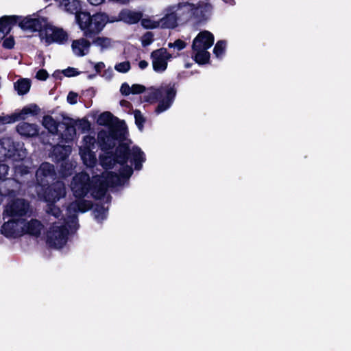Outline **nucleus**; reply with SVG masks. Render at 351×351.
<instances>
[{"label":"nucleus","mask_w":351,"mask_h":351,"mask_svg":"<svg viewBox=\"0 0 351 351\" xmlns=\"http://www.w3.org/2000/svg\"><path fill=\"white\" fill-rule=\"evenodd\" d=\"M96 122L99 125L108 128L107 130H101L97 133V144L101 151L110 149L116 141L127 138L128 132L125 121L119 120L110 112L101 113Z\"/></svg>","instance_id":"nucleus-1"},{"label":"nucleus","mask_w":351,"mask_h":351,"mask_svg":"<svg viewBox=\"0 0 351 351\" xmlns=\"http://www.w3.org/2000/svg\"><path fill=\"white\" fill-rule=\"evenodd\" d=\"M178 84L170 82L162 84L158 88H150V91L144 95V101L153 104L158 101L155 112L159 114L168 110L173 104L178 90Z\"/></svg>","instance_id":"nucleus-2"},{"label":"nucleus","mask_w":351,"mask_h":351,"mask_svg":"<svg viewBox=\"0 0 351 351\" xmlns=\"http://www.w3.org/2000/svg\"><path fill=\"white\" fill-rule=\"evenodd\" d=\"M111 19L104 12H96L91 15L89 12H81L76 16V23L87 38H93L99 34Z\"/></svg>","instance_id":"nucleus-3"},{"label":"nucleus","mask_w":351,"mask_h":351,"mask_svg":"<svg viewBox=\"0 0 351 351\" xmlns=\"http://www.w3.org/2000/svg\"><path fill=\"white\" fill-rule=\"evenodd\" d=\"M68 235V228L55 222L47 233V242L51 247L61 248L66 243Z\"/></svg>","instance_id":"nucleus-4"},{"label":"nucleus","mask_w":351,"mask_h":351,"mask_svg":"<svg viewBox=\"0 0 351 351\" xmlns=\"http://www.w3.org/2000/svg\"><path fill=\"white\" fill-rule=\"evenodd\" d=\"M36 189L38 195L43 197L46 202H56L66 195L65 186L60 181Z\"/></svg>","instance_id":"nucleus-5"},{"label":"nucleus","mask_w":351,"mask_h":351,"mask_svg":"<svg viewBox=\"0 0 351 351\" xmlns=\"http://www.w3.org/2000/svg\"><path fill=\"white\" fill-rule=\"evenodd\" d=\"M21 29L30 30L32 32H38L42 35L44 30L50 29L48 19L44 16L32 17L31 15L21 16L17 23Z\"/></svg>","instance_id":"nucleus-6"},{"label":"nucleus","mask_w":351,"mask_h":351,"mask_svg":"<svg viewBox=\"0 0 351 351\" xmlns=\"http://www.w3.org/2000/svg\"><path fill=\"white\" fill-rule=\"evenodd\" d=\"M92 183L89 175L80 173L75 175L71 182V189L76 198H84L90 191Z\"/></svg>","instance_id":"nucleus-7"},{"label":"nucleus","mask_w":351,"mask_h":351,"mask_svg":"<svg viewBox=\"0 0 351 351\" xmlns=\"http://www.w3.org/2000/svg\"><path fill=\"white\" fill-rule=\"evenodd\" d=\"M56 178L54 165L48 162H42L36 171V188L45 187Z\"/></svg>","instance_id":"nucleus-8"},{"label":"nucleus","mask_w":351,"mask_h":351,"mask_svg":"<svg viewBox=\"0 0 351 351\" xmlns=\"http://www.w3.org/2000/svg\"><path fill=\"white\" fill-rule=\"evenodd\" d=\"M29 208L28 201L22 198H16L5 206L3 215L12 217V219L21 218L27 215Z\"/></svg>","instance_id":"nucleus-9"},{"label":"nucleus","mask_w":351,"mask_h":351,"mask_svg":"<svg viewBox=\"0 0 351 351\" xmlns=\"http://www.w3.org/2000/svg\"><path fill=\"white\" fill-rule=\"evenodd\" d=\"M25 219H11L4 222L1 227V232L6 238L16 239L23 235V225Z\"/></svg>","instance_id":"nucleus-10"},{"label":"nucleus","mask_w":351,"mask_h":351,"mask_svg":"<svg viewBox=\"0 0 351 351\" xmlns=\"http://www.w3.org/2000/svg\"><path fill=\"white\" fill-rule=\"evenodd\" d=\"M150 56L152 60L153 69L158 73L164 72L167 69V61L172 58V55L164 47L154 50Z\"/></svg>","instance_id":"nucleus-11"},{"label":"nucleus","mask_w":351,"mask_h":351,"mask_svg":"<svg viewBox=\"0 0 351 351\" xmlns=\"http://www.w3.org/2000/svg\"><path fill=\"white\" fill-rule=\"evenodd\" d=\"M125 139L126 138L121 141H116L114 145L110 149L112 150L115 147V150L113 152V154L115 156L114 158L117 162L121 165H124L128 163L130 159V152H131L129 144L124 142Z\"/></svg>","instance_id":"nucleus-12"},{"label":"nucleus","mask_w":351,"mask_h":351,"mask_svg":"<svg viewBox=\"0 0 351 351\" xmlns=\"http://www.w3.org/2000/svg\"><path fill=\"white\" fill-rule=\"evenodd\" d=\"M143 17L141 12L132 11L129 9H122L117 16H112L110 23L123 21L127 24H136Z\"/></svg>","instance_id":"nucleus-13"},{"label":"nucleus","mask_w":351,"mask_h":351,"mask_svg":"<svg viewBox=\"0 0 351 351\" xmlns=\"http://www.w3.org/2000/svg\"><path fill=\"white\" fill-rule=\"evenodd\" d=\"M214 43L213 34L206 30L200 32L194 38L192 44L193 50L208 49Z\"/></svg>","instance_id":"nucleus-14"},{"label":"nucleus","mask_w":351,"mask_h":351,"mask_svg":"<svg viewBox=\"0 0 351 351\" xmlns=\"http://www.w3.org/2000/svg\"><path fill=\"white\" fill-rule=\"evenodd\" d=\"M50 29L44 30L46 42L63 44L68 40V34L62 28H58L49 23Z\"/></svg>","instance_id":"nucleus-15"},{"label":"nucleus","mask_w":351,"mask_h":351,"mask_svg":"<svg viewBox=\"0 0 351 351\" xmlns=\"http://www.w3.org/2000/svg\"><path fill=\"white\" fill-rule=\"evenodd\" d=\"M16 151L13 143L10 139L0 140V162L5 161L7 159L13 160Z\"/></svg>","instance_id":"nucleus-16"},{"label":"nucleus","mask_w":351,"mask_h":351,"mask_svg":"<svg viewBox=\"0 0 351 351\" xmlns=\"http://www.w3.org/2000/svg\"><path fill=\"white\" fill-rule=\"evenodd\" d=\"M21 16L17 15H5L0 17V33H3L4 36L9 34L12 27L16 25Z\"/></svg>","instance_id":"nucleus-17"},{"label":"nucleus","mask_w":351,"mask_h":351,"mask_svg":"<svg viewBox=\"0 0 351 351\" xmlns=\"http://www.w3.org/2000/svg\"><path fill=\"white\" fill-rule=\"evenodd\" d=\"M86 38H81L73 40L71 45L72 50L77 56L82 57L89 52L91 43Z\"/></svg>","instance_id":"nucleus-18"},{"label":"nucleus","mask_w":351,"mask_h":351,"mask_svg":"<svg viewBox=\"0 0 351 351\" xmlns=\"http://www.w3.org/2000/svg\"><path fill=\"white\" fill-rule=\"evenodd\" d=\"M130 152L129 160L134 164L135 170H141L143 167V163L146 160L145 153L136 145L133 146Z\"/></svg>","instance_id":"nucleus-19"},{"label":"nucleus","mask_w":351,"mask_h":351,"mask_svg":"<svg viewBox=\"0 0 351 351\" xmlns=\"http://www.w3.org/2000/svg\"><path fill=\"white\" fill-rule=\"evenodd\" d=\"M17 132L25 137H34L38 135L39 128L36 124L21 122L16 126Z\"/></svg>","instance_id":"nucleus-20"},{"label":"nucleus","mask_w":351,"mask_h":351,"mask_svg":"<svg viewBox=\"0 0 351 351\" xmlns=\"http://www.w3.org/2000/svg\"><path fill=\"white\" fill-rule=\"evenodd\" d=\"M43 228L42 223L38 219H31L23 225V234H27L34 237H39Z\"/></svg>","instance_id":"nucleus-21"},{"label":"nucleus","mask_w":351,"mask_h":351,"mask_svg":"<svg viewBox=\"0 0 351 351\" xmlns=\"http://www.w3.org/2000/svg\"><path fill=\"white\" fill-rule=\"evenodd\" d=\"M80 155L83 163L88 167H94L97 164L95 152L88 147H80Z\"/></svg>","instance_id":"nucleus-22"},{"label":"nucleus","mask_w":351,"mask_h":351,"mask_svg":"<svg viewBox=\"0 0 351 351\" xmlns=\"http://www.w3.org/2000/svg\"><path fill=\"white\" fill-rule=\"evenodd\" d=\"M71 151V147L67 145H57L54 146L52 151V155L54 158V160L56 162L66 160L68 158Z\"/></svg>","instance_id":"nucleus-23"},{"label":"nucleus","mask_w":351,"mask_h":351,"mask_svg":"<svg viewBox=\"0 0 351 351\" xmlns=\"http://www.w3.org/2000/svg\"><path fill=\"white\" fill-rule=\"evenodd\" d=\"M103 152L105 154L100 156L101 166L106 169H112L116 164H118L114 158L113 151L108 149Z\"/></svg>","instance_id":"nucleus-24"},{"label":"nucleus","mask_w":351,"mask_h":351,"mask_svg":"<svg viewBox=\"0 0 351 351\" xmlns=\"http://www.w3.org/2000/svg\"><path fill=\"white\" fill-rule=\"evenodd\" d=\"M61 5L64 6L65 10L71 14H74L75 16L82 12L81 11V3L80 0H61Z\"/></svg>","instance_id":"nucleus-25"},{"label":"nucleus","mask_w":351,"mask_h":351,"mask_svg":"<svg viewBox=\"0 0 351 351\" xmlns=\"http://www.w3.org/2000/svg\"><path fill=\"white\" fill-rule=\"evenodd\" d=\"M108 186L105 184V182L101 179H99L93 189V196L95 199H103L107 193Z\"/></svg>","instance_id":"nucleus-26"},{"label":"nucleus","mask_w":351,"mask_h":351,"mask_svg":"<svg viewBox=\"0 0 351 351\" xmlns=\"http://www.w3.org/2000/svg\"><path fill=\"white\" fill-rule=\"evenodd\" d=\"M160 23L162 28L173 29L178 25V16L175 12L167 14L163 16Z\"/></svg>","instance_id":"nucleus-27"},{"label":"nucleus","mask_w":351,"mask_h":351,"mask_svg":"<svg viewBox=\"0 0 351 351\" xmlns=\"http://www.w3.org/2000/svg\"><path fill=\"white\" fill-rule=\"evenodd\" d=\"M14 87L19 95H24L30 90L31 80L28 78H21L14 82Z\"/></svg>","instance_id":"nucleus-28"},{"label":"nucleus","mask_w":351,"mask_h":351,"mask_svg":"<svg viewBox=\"0 0 351 351\" xmlns=\"http://www.w3.org/2000/svg\"><path fill=\"white\" fill-rule=\"evenodd\" d=\"M60 123L57 122L51 116L45 115L43 119V125L52 134H57Z\"/></svg>","instance_id":"nucleus-29"},{"label":"nucleus","mask_w":351,"mask_h":351,"mask_svg":"<svg viewBox=\"0 0 351 351\" xmlns=\"http://www.w3.org/2000/svg\"><path fill=\"white\" fill-rule=\"evenodd\" d=\"M75 202L72 204L73 209L75 211L85 213L90 210L93 204L91 201L84 199V198H77Z\"/></svg>","instance_id":"nucleus-30"},{"label":"nucleus","mask_w":351,"mask_h":351,"mask_svg":"<svg viewBox=\"0 0 351 351\" xmlns=\"http://www.w3.org/2000/svg\"><path fill=\"white\" fill-rule=\"evenodd\" d=\"M101 180L107 184L108 187H114L121 184L120 176L117 173L109 171Z\"/></svg>","instance_id":"nucleus-31"},{"label":"nucleus","mask_w":351,"mask_h":351,"mask_svg":"<svg viewBox=\"0 0 351 351\" xmlns=\"http://www.w3.org/2000/svg\"><path fill=\"white\" fill-rule=\"evenodd\" d=\"M196 53L193 56V60L199 65H204L209 62L210 54L207 49L193 50Z\"/></svg>","instance_id":"nucleus-32"},{"label":"nucleus","mask_w":351,"mask_h":351,"mask_svg":"<svg viewBox=\"0 0 351 351\" xmlns=\"http://www.w3.org/2000/svg\"><path fill=\"white\" fill-rule=\"evenodd\" d=\"M93 213L97 221H101L107 217L108 208H106L102 203H97L93 208Z\"/></svg>","instance_id":"nucleus-33"},{"label":"nucleus","mask_w":351,"mask_h":351,"mask_svg":"<svg viewBox=\"0 0 351 351\" xmlns=\"http://www.w3.org/2000/svg\"><path fill=\"white\" fill-rule=\"evenodd\" d=\"M39 111V107L35 104H32L25 106L19 112H18V114H19L21 120H24L27 115H36Z\"/></svg>","instance_id":"nucleus-34"},{"label":"nucleus","mask_w":351,"mask_h":351,"mask_svg":"<svg viewBox=\"0 0 351 351\" xmlns=\"http://www.w3.org/2000/svg\"><path fill=\"white\" fill-rule=\"evenodd\" d=\"M91 44L101 47V49L103 50L110 47L111 39L108 37H94Z\"/></svg>","instance_id":"nucleus-35"},{"label":"nucleus","mask_w":351,"mask_h":351,"mask_svg":"<svg viewBox=\"0 0 351 351\" xmlns=\"http://www.w3.org/2000/svg\"><path fill=\"white\" fill-rule=\"evenodd\" d=\"M55 203L56 202H47L46 211L48 214L58 219L62 216V210L58 206L55 205Z\"/></svg>","instance_id":"nucleus-36"},{"label":"nucleus","mask_w":351,"mask_h":351,"mask_svg":"<svg viewBox=\"0 0 351 351\" xmlns=\"http://www.w3.org/2000/svg\"><path fill=\"white\" fill-rule=\"evenodd\" d=\"M19 114L18 112H14L11 114L0 116V123L1 124H9L16 121H20Z\"/></svg>","instance_id":"nucleus-37"},{"label":"nucleus","mask_w":351,"mask_h":351,"mask_svg":"<svg viewBox=\"0 0 351 351\" xmlns=\"http://www.w3.org/2000/svg\"><path fill=\"white\" fill-rule=\"evenodd\" d=\"M226 42L225 40H219L215 45L213 53L217 58H221L225 53Z\"/></svg>","instance_id":"nucleus-38"},{"label":"nucleus","mask_w":351,"mask_h":351,"mask_svg":"<svg viewBox=\"0 0 351 351\" xmlns=\"http://www.w3.org/2000/svg\"><path fill=\"white\" fill-rule=\"evenodd\" d=\"M134 119H135V124L136 125L138 129L140 131H143L144 128V123L145 122V118L142 114L141 112L139 110H135L134 112Z\"/></svg>","instance_id":"nucleus-39"},{"label":"nucleus","mask_w":351,"mask_h":351,"mask_svg":"<svg viewBox=\"0 0 351 351\" xmlns=\"http://www.w3.org/2000/svg\"><path fill=\"white\" fill-rule=\"evenodd\" d=\"M65 126V135L69 136V138L72 139L73 136L76 134V129H75V123H62Z\"/></svg>","instance_id":"nucleus-40"},{"label":"nucleus","mask_w":351,"mask_h":351,"mask_svg":"<svg viewBox=\"0 0 351 351\" xmlns=\"http://www.w3.org/2000/svg\"><path fill=\"white\" fill-rule=\"evenodd\" d=\"M75 123L82 132H88L90 129V123L86 119H79Z\"/></svg>","instance_id":"nucleus-41"},{"label":"nucleus","mask_w":351,"mask_h":351,"mask_svg":"<svg viewBox=\"0 0 351 351\" xmlns=\"http://www.w3.org/2000/svg\"><path fill=\"white\" fill-rule=\"evenodd\" d=\"M83 145L80 147H88L89 149H93L95 148V144L96 139L94 136L86 135L83 138Z\"/></svg>","instance_id":"nucleus-42"},{"label":"nucleus","mask_w":351,"mask_h":351,"mask_svg":"<svg viewBox=\"0 0 351 351\" xmlns=\"http://www.w3.org/2000/svg\"><path fill=\"white\" fill-rule=\"evenodd\" d=\"M123 168L121 169L119 173L120 178L129 179L133 173V169L131 166L127 164L123 165Z\"/></svg>","instance_id":"nucleus-43"},{"label":"nucleus","mask_w":351,"mask_h":351,"mask_svg":"<svg viewBox=\"0 0 351 351\" xmlns=\"http://www.w3.org/2000/svg\"><path fill=\"white\" fill-rule=\"evenodd\" d=\"M131 68L129 61H124L115 65L114 69L119 73H127Z\"/></svg>","instance_id":"nucleus-44"},{"label":"nucleus","mask_w":351,"mask_h":351,"mask_svg":"<svg viewBox=\"0 0 351 351\" xmlns=\"http://www.w3.org/2000/svg\"><path fill=\"white\" fill-rule=\"evenodd\" d=\"M154 41V34L151 32H147L142 37L141 43L143 47H147Z\"/></svg>","instance_id":"nucleus-45"},{"label":"nucleus","mask_w":351,"mask_h":351,"mask_svg":"<svg viewBox=\"0 0 351 351\" xmlns=\"http://www.w3.org/2000/svg\"><path fill=\"white\" fill-rule=\"evenodd\" d=\"M186 46V43L181 39H177L173 43H168L169 48H176L178 51L184 49Z\"/></svg>","instance_id":"nucleus-46"},{"label":"nucleus","mask_w":351,"mask_h":351,"mask_svg":"<svg viewBox=\"0 0 351 351\" xmlns=\"http://www.w3.org/2000/svg\"><path fill=\"white\" fill-rule=\"evenodd\" d=\"M15 45V40L14 36H10L5 38L2 43V47L6 49H12Z\"/></svg>","instance_id":"nucleus-47"},{"label":"nucleus","mask_w":351,"mask_h":351,"mask_svg":"<svg viewBox=\"0 0 351 351\" xmlns=\"http://www.w3.org/2000/svg\"><path fill=\"white\" fill-rule=\"evenodd\" d=\"M62 73L66 77H71L80 75V72L77 71L75 68L69 66L66 69L62 70Z\"/></svg>","instance_id":"nucleus-48"},{"label":"nucleus","mask_w":351,"mask_h":351,"mask_svg":"<svg viewBox=\"0 0 351 351\" xmlns=\"http://www.w3.org/2000/svg\"><path fill=\"white\" fill-rule=\"evenodd\" d=\"M132 94H141L145 91L146 88L145 86L138 84H132L131 86Z\"/></svg>","instance_id":"nucleus-49"},{"label":"nucleus","mask_w":351,"mask_h":351,"mask_svg":"<svg viewBox=\"0 0 351 351\" xmlns=\"http://www.w3.org/2000/svg\"><path fill=\"white\" fill-rule=\"evenodd\" d=\"M77 93L73 91H70L66 97L67 102L71 105L76 104L77 102Z\"/></svg>","instance_id":"nucleus-50"},{"label":"nucleus","mask_w":351,"mask_h":351,"mask_svg":"<svg viewBox=\"0 0 351 351\" xmlns=\"http://www.w3.org/2000/svg\"><path fill=\"white\" fill-rule=\"evenodd\" d=\"M120 92L124 96H128L130 94H132L131 86H130L127 82H124L121 86Z\"/></svg>","instance_id":"nucleus-51"},{"label":"nucleus","mask_w":351,"mask_h":351,"mask_svg":"<svg viewBox=\"0 0 351 351\" xmlns=\"http://www.w3.org/2000/svg\"><path fill=\"white\" fill-rule=\"evenodd\" d=\"M9 170V167L0 162V180H4Z\"/></svg>","instance_id":"nucleus-52"},{"label":"nucleus","mask_w":351,"mask_h":351,"mask_svg":"<svg viewBox=\"0 0 351 351\" xmlns=\"http://www.w3.org/2000/svg\"><path fill=\"white\" fill-rule=\"evenodd\" d=\"M49 77V73L45 69H40L36 74V77L42 81L46 80Z\"/></svg>","instance_id":"nucleus-53"},{"label":"nucleus","mask_w":351,"mask_h":351,"mask_svg":"<svg viewBox=\"0 0 351 351\" xmlns=\"http://www.w3.org/2000/svg\"><path fill=\"white\" fill-rule=\"evenodd\" d=\"M94 68L97 73H100L101 70L105 68V64L103 62H97L95 64Z\"/></svg>","instance_id":"nucleus-54"},{"label":"nucleus","mask_w":351,"mask_h":351,"mask_svg":"<svg viewBox=\"0 0 351 351\" xmlns=\"http://www.w3.org/2000/svg\"><path fill=\"white\" fill-rule=\"evenodd\" d=\"M147 66H148V62L146 60H141L138 62V66L142 70L146 69L147 67Z\"/></svg>","instance_id":"nucleus-55"},{"label":"nucleus","mask_w":351,"mask_h":351,"mask_svg":"<svg viewBox=\"0 0 351 351\" xmlns=\"http://www.w3.org/2000/svg\"><path fill=\"white\" fill-rule=\"evenodd\" d=\"M88 1L92 5H97L101 4L104 0H88Z\"/></svg>","instance_id":"nucleus-56"},{"label":"nucleus","mask_w":351,"mask_h":351,"mask_svg":"<svg viewBox=\"0 0 351 351\" xmlns=\"http://www.w3.org/2000/svg\"><path fill=\"white\" fill-rule=\"evenodd\" d=\"M86 93L87 94H89L90 97L95 96V90L93 87L89 88L88 89L86 90Z\"/></svg>","instance_id":"nucleus-57"},{"label":"nucleus","mask_w":351,"mask_h":351,"mask_svg":"<svg viewBox=\"0 0 351 351\" xmlns=\"http://www.w3.org/2000/svg\"><path fill=\"white\" fill-rule=\"evenodd\" d=\"M147 22H149V20H145V19L142 20V22H141L142 25H143V27H145V28H147V29L152 28L153 27L149 26V25H147L146 24V23H147Z\"/></svg>","instance_id":"nucleus-58"},{"label":"nucleus","mask_w":351,"mask_h":351,"mask_svg":"<svg viewBox=\"0 0 351 351\" xmlns=\"http://www.w3.org/2000/svg\"><path fill=\"white\" fill-rule=\"evenodd\" d=\"M2 184H3V183H0V195H2V196H6L7 195L9 194V191H3L1 190Z\"/></svg>","instance_id":"nucleus-59"},{"label":"nucleus","mask_w":351,"mask_h":351,"mask_svg":"<svg viewBox=\"0 0 351 351\" xmlns=\"http://www.w3.org/2000/svg\"><path fill=\"white\" fill-rule=\"evenodd\" d=\"M120 104L122 106H128V105H130V103L126 100H121L120 101Z\"/></svg>","instance_id":"nucleus-60"},{"label":"nucleus","mask_w":351,"mask_h":351,"mask_svg":"<svg viewBox=\"0 0 351 351\" xmlns=\"http://www.w3.org/2000/svg\"><path fill=\"white\" fill-rule=\"evenodd\" d=\"M111 199H112V197L110 195H108V196L106 197V202H110L111 201Z\"/></svg>","instance_id":"nucleus-61"},{"label":"nucleus","mask_w":351,"mask_h":351,"mask_svg":"<svg viewBox=\"0 0 351 351\" xmlns=\"http://www.w3.org/2000/svg\"><path fill=\"white\" fill-rule=\"evenodd\" d=\"M77 217H75L74 218H73V219H72V220H71L72 223L77 224Z\"/></svg>","instance_id":"nucleus-62"},{"label":"nucleus","mask_w":351,"mask_h":351,"mask_svg":"<svg viewBox=\"0 0 351 351\" xmlns=\"http://www.w3.org/2000/svg\"><path fill=\"white\" fill-rule=\"evenodd\" d=\"M57 73H58V75L60 73L58 71H56L53 74V76L55 77L56 78H58Z\"/></svg>","instance_id":"nucleus-63"},{"label":"nucleus","mask_w":351,"mask_h":351,"mask_svg":"<svg viewBox=\"0 0 351 351\" xmlns=\"http://www.w3.org/2000/svg\"><path fill=\"white\" fill-rule=\"evenodd\" d=\"M25 169H27V167H25V169H23V171H22V173H27V170H25Z\"/></svg>","instance_id":"nucleus-64"}]
</instances>
